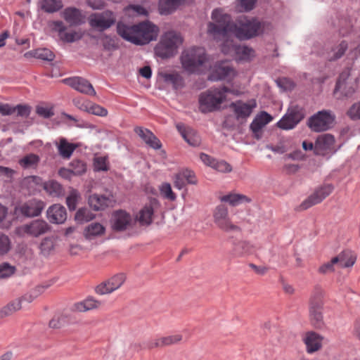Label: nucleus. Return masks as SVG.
Returning <instances> with one entry per match:
<instances>
[{"instance_id":"obj_22","label":"nucleus","mask_w":360,"mask_h":360,"mask_svg":"<svg viewBox=\"0 0 360 360\" xmlns=\"http://www.w3.org/2000/svg\"><path fill=\"white\" fill-rule=\"evenodd\" d=\"M271 120L272 117L266 112H262L255 117L250 127L255 138L257 139H261L262 135V129Z\"/></svg>"},{"instance_id":"obj_15","label":"nucleus","mask_w":360,"mask_h":360,"mask_svg":"<svg viewBox=\"0 0 360 360\" xmlns=\"http://www.w3.org/2000/svg\"><path fill=\"white\" fill-rule=\"evenodd\" d=\"M256 105L257 104L255 100H252L249 103H244L241 101H238L236 102L231 103L230 108L233 110L236 120L240 122H243L248 117L250 116Z\"/></svg>"},{"instance_id":"obj_27","label":"nucleus","mask_w":360,"mask_h":360,"mask_svg":"<svg viewBox=\"0 0 360 360\" xmlns=\"http://www.w3.org/2000/svg\"><path fill=\"white\" fill-rule=\"evenodd\" d=\"M102 302L93 297H89L82 302L75 303L72 309L79 312H85L91 309L99 308Z\"/></svg>"},{"instance_id":"obj_49","label":"nucleus","mask_w":360,"mask_h":360,"mask_svg":"<svg viewBox=\"0 0 360 360\" xmlns=\"http://www.w3.org/2000/svg\"><path fill=\"white\" fill-rule=\"evenodd\" d=\"M228 217V208L224 205H219L216 207L213 213L214 223H217L221 219H226V218Z\"/></svg>"},{"instance_id":"obj_45","label":"nucleus","mask_w":360,"mask_h":360,"mask_svg":"<svg viewBox=\"0 0 360 360\" xmlns=\"http://www.w3.org/2000/svg\"><path fill=\"white\" fill-rule=\"evenodd\" d=\"M323 289L319 285L314 286L309 299V305L323 306Z\"/></svg>"},{"instance_id":"obj_61","label":"nucleus","mask_w":360,"mask_h":360,"mask_svg":"<svg viewBox=\"0 0 360 360\" xmlns=\"http://www.w3.org/2000/svg\"><path fill=\"white\" fill-rule=\"evenodd\" d=\"M36 112L44 118H50L54 115L53 112L51 109L40 105H37L36 107Z\"/></svg>"},{"instance_id":"obj_20","label":"nucleus","mask_w":360,"mask_h":360,"mask_svg":"<svg viewBox=\"0 0 360 360\" xmlns=\"http://www.w3.org/2000/svg\"><path fill=\"white\" fill-rule=\"evenodd\" d=\"M45 204L40 200L33 199L27 201L20 207L22 215L27 217H37L41 214Z\"/></svg>"},{"instance_id":"obj_60","label":"nucleus","mask_w":360,"mask_h":360,"mask_svg":"<svg viewBox=\"0 0 360 360\" xmlns=\"http://www.w3.org/2000/svg\"><path fill=\"white\" fill-rule=\"evenodd\" d=\"M179 173L183 176L184 179V180L186 179L188 184H196L197 181L195 178L193 172L186 169L182 170Z\"/></svg>"},{"instance_id":"obj_29","label":"nucleus","mask_w":360,"mask_h":360,"mask_svg":"<svg viewBox=\"0 0 360 360\" xmlns=\"http://www.w3.org/2000/svg\"><path fill=\"white\" fill-rule=\"evenodd\" d=\"M231 72H233V69L228 65H215L208 76V79L213 82L222 80L226 79Z\"/></svg>"},{"instance_id":"obj_62","label":"nucleus","mask_w":360,"mask_h":360,"mask_svg":"<svg viewBox=\"0 0 360 360\" xmlns=\"http://www.w3.org/2000/svg\"><path fill=\"white\" fill-rule=\"evenodd\" d=\"M95 169L97 171H106L108 167L105 165V159L103 157L96 158L94 160Z\"/></svg>"},{"instance_id":"obj_52","label":"nucleus","mask_w":360,"mask_h":360,"mask_svg":"<svg viewBox=\"0 0 360 360\" xmlns=\"http://www.w3.org/2000/svg\"><path fill=\"white\" fill-rule=\"evenodd\" d=\"M15 271V267L7 262L0 264V278H6L12 276Z\"/></svg>"},{"instance_id":"obj_7","label":"nucleus","mask_w":360,"mask_h":360,"mask_svg":"<svg viewBox=\"0 0 360 360\" xmlns=\"http://www.w3.org/2000/svg\"><path fill=\"white\" fill-rule=\"evenodd\" d=\"M335 118V115L330 110H321L308 120L307 124L313 131H324L333 127Z\"/></svg>"},{"instance_id":"obj_42","label":"nucleus","mask_w":360,"mask_h":360,"mask_svg":"<svg viewBox=\"0 0 360 360\" xmlns=\"http://www.w3.org/2000/svg\"><path fill=\"white\" fill-rule=\"evenodd\" d=\"M214 224L220 230L227 233L240 231V228L233 224L229 217H226V219H221Z\"/></svg>"},{"instance_id":"obj_11","label":"nucleus","mask_w":360,"mask_h":360,"mask_svg":"<svg viewBox=\"0 0 360 360\" xmlns=\"http://www.w3.org/2000/svg\"><path fill=\"white\" fill-rule=\"evenodd\" d=\"M116 22L115 14L110 11L102 13H95L89 18V22L91 27L103 32L112 26Z\"/></svg>"},{"instance_id":"obj_39","label":"nucleus","mask_w":360,"mask_h":360,"mask_svg":"<svg viewBox=\"0 0 360 360\" xmlns=\"http://www.w3.org/2000/svg\"><path fill=\"white\" fill-rule=\"evenodd\" d=\"M95 217L96 214L87 207H81L75 213V219L78 223L82 224L94 219Z\"/></svg>"},{"instance_id":"obj_18","label":"nucleus","mask_w":360,"mask_h":360,"mask_svg":"<svg viewBox=\"0 0 360 360\" xmlns=\"http://www.w3.org/2000/svg\"><path fill=\"white\" fill-rule=\"evenodd\" d=\"M115 200L112 195L108 196L92 194L88 198V204L95 211L104 210L108 207H112Z\"/></svg>"},{"instance_id":"obj_24","label":"nucleus","mask_w":360,"mask_h":360,"mask_svg":"<svg viewBox=\"0 0 360 360\" xmlns=\"http://www.w3.org/2000/svg\"><path fill=\"white\" fill-rule=\"evenodd\" d=\"M253 246L245 240H236L233 243L231 255L233 257H243L252 252Z\"/></svg>"},{"instance_id":"obj_54","label":"nucleus","mask_w":360,"mask_h":360,"mask_svg":"<svg viewBox=\"0 0 360 360\" xmlns=\"http://www.w3.org/2000/svg\"><path fill=\"white\" fill-rule=\"evenodd\" d=\"M15 171L6 167L0 166V177L4 179L6 183H11L13 181V174Z\"/></svg>"},{"instance_id":"obj_33","label":"nucleus","mask_w":360,"mask_h":360,"mask_svg":"<svg viewBox=\"0 0 360 360\" xmlns=\"http://www.w3.org/2000/svg\"><path fill=\"white\" fill-rule=\"evenodd\" d=\"M322 307L323 306H315L309 305V316L310 320L314 326L316 328H321L323 326V315H322Z\"/></svg>"},{"instance_id":"obj_44","label":"nucleus","mask_w":360,"mask_h":360,"mask_svg":"<svg viewBox=\"0 0 360 360\" xmlns=\"http://www.w3.org/2000/svg\"><path fill=\"white\" fill-rule=\"evenodd\" d=\"M55 243L52 238L46 237L42 240L40 243L39 249L41 254L47 257L54 250Z\"/></svg>"},{"instance_id":"obj_38","label":"nucleus","mask_w":360,"mask_h":360,"mask_svg":"<svg viewBox=\"0 0 360 360\" xmlns=\"http://www.w3.org/2000/svg\"><path fill=\"white\" fill-rule=\"evenodd\" d=\"M339 255L341 267H351L354 264L356 256L352 251L349 250H343Z\"/></svg>"},{"instance_id":"obj_34","label":"nucleus","mask_w":360,"mask_h":360,"mask_svg":"<svg viewBox=\"0 0 360 360\" xmlns=\"http://www.w3.org/2000/svg\"><path fill=\"white\" fill-rule=\"evenodd\" d=\"M153 215V208L150 205H146L136 216V221H139L141 225H150L152 223V216Z\"/></svg>"},{"instance_id":"obj_35","label":"nucleus","mask_w":360,"mask_h":360,"mask_svg":"<svg viewBox=\"0 0 360 360\" xmlns=\"http://www.w3.org/2000/svg\"><path fill=\"white\" fill-rule=\"evenodd\" d=\"M44 189L53 197L60 196L64 192L62 185L55 180L44 182Z\"/></svg>"},{"instance_id":"obj_21","label":"nucleus","mask_w":360,"mask_h":360,"mask_svg":"<svg viewBox=\"0 0 360 360\" xmlns=\"http://www.w3.org/2000/svg\"><path fill=\"white\" fill-rule=\"evenodd\" d=\"M176 129L190 146L198 147L200 145L201 138L195 130L181 123L176 124Z\"/></svg>"},{"instance_id":"obj_51","label":"nucleus","mask_w":360,"mask_h":360,"mask_svg":"<svg viewBox=\"0 0 360 360\" xmlns=\"http://www.w3.org/2000/svg\"><path fill=\"white\" fill-rule=\"evenodd\" d=\"M11 249V242L6 234L0 235V255H6Z\"/></svg>"},{"instance_id":"obj_53","label":"nucleus","mask_w":360,"mask_h":360,"mask_svg":"<svg viewBox=\"0 0 360 360\" xmlns=\"http://www.w3.org/2000/svg\"><path fill=\"white\" fill-rule=\"evenodd\" d=\"M34 57L44 60L52 61L54 59L53 53L47 49H37L34 52Z\"/></svg>"},{"instance_id":"obj_48","label":"nucleus","mask_w":360,"mask_h":360,"mask_svg":"<svg viewBox=\"0 0 360 360\" xmlns=\"http://www.w3.org/2000/svg\"><path fill=\"white\" fill-rule=\"evenodd\" d=\"M71 171L73 175L79 176L84 174L86 171V164L79 160H74L70 164Z\"/></svg>"},{"instance_id":"obj_13","label":"nucleus","mask_w":360,"mask_h":360,"mask_svg":"<svg viewBox=\"0 0 360 360\" xmlns=\"http://www.w3.org/2000/svg\"><path fill=\"white\" fill-rule=\"evenodd\" d=\"M125 281L126 275L124 273L117 274L98 284L95 288V292L100 295L110 294L118 290L124 284Z\"/></svg>"},{"instance_id":"obj_32","label":"nucleus","mask_w":360,"mask_h":360,"mask_svg":"<svg viewBox=\"0 0 360 360\" xmlns=\"http://www.w3.org/2000/svg\"><path fill=\"white\" fill-rule=\"evenodd\" d=\"M22 308L21 300L15 299L0 309V319L10 316Z\"/></svg>"},{"instance_id":"obj_8","label":"nucleus","mask_w":360,"mask_h":360,"mask_svg":"<svg viewBox=\"0 0 360 360\" xmlns=\"http://www.w3.org/2000/svg\"><path fill=\"white\" fill-rule=\"evenodd\" d=\"M305 116L304 110L299 105L290 106L286 114L277 123V126L282 129H293Z\"/></svg>"},{"instance_id":"obj_56","label":"nucleus","mask_w":360,"mask_h":360,"mask_svg":"<svg viewBox=\"0 0 360 360\" xmlns=\"http://www.w3.org/2000/svg\"><path fill=\"white\" fill-rule=\"evenodd\" d=\"M32 108L28 105L18 104L15 106V112L17 115L21 117H28L31 113Z\"/></svg>"},{"instance_id":"obj_36","label":"nucleus","mask_w":360,"mask_h":360,"mask_svg":"<svg viewBox=\"0 0 360 360\" xmlns=\"http://www.w3.org/2000/svg\"><path fill=\"white\" fill-rule=\"evenodd\" d=\"M40 161L39 157L34 153L25 155L19 160L18 163L23 169L36 168Z\"/></svg>"},{"instance_id":"obj_55","label":"nucleus","mask_w":360,"mask_h":360,"mask_svg":"<svg viewBox=\"0 0 360 360\" xmlns=\"http://www.w3.org/2000/svg\"><path fill=\"white\" fill-rule=\"evenodd\" d=\"M87 112L101 117H105L108 115L107 109L97 104H92L88 107Z\"/></svg>"},{"instance_id":"obj_46","label":"nucleus","mask_w":360,"mask_h":360,"mask_svg":"<svg viewBox=\"0 0 360 360\" xmlns=\"http://www.w3.org/2000/svg\"><path fill=\"white\" fill-rule=\"evenodd\" d=\"M81 195L79 193L75 190L72 189L69 195L66 198V204L70 211L76 209L78 201L80 200Z\"/></svg>"},{"instance_id":"obj_40","label":"nucleus","mask_w":360,"mask_h":360,"mask_svg":"<svg viewBox=\"0 0 360 360\" xmlns=\"http://www.w3.org/2000/svg\"><path fill=\"white\" fill-rule=\"evenodd\" d=\"M162 77L165 82L172 84L176 89L184 86V79L179 73H165Z\"/></svg>"},{"instance_id":"obj_57","label":"nucleus","mask_w":360,"mask_h":360,"mask_svg":"<svg viewBox=\"0 0 360 360\" xmlns=\"http://www.w3.org/2000/svg\"><path fill=\"white\" fill-rule=\"evenodd\" d=\"M160 191L162 195L172 201L175 200L176 195L172 190V187L169 184L164 183L160 187Z\"/></svg>"},{"instance_id":"obj_63","label":"nucleus","mask_w":360,"mask_h":360,"mask_svg":"<svg viewBox=\"0 0 360 360\" xmlns=\"http://www.w3.org/2000/svg\"><path fill=\"white\" fill-rule=\"evenodd\" d=\"M257 0H240V6L244 11H250L253 9Z\"/></svg>"},{"instance_id":"obj_10","label":"nucleus","mask_w":360,"mask_h":360,"mask_svg":"<svg viewBox=\"0 0 360 360\" xmlns=\"http://www.w3.org/2000/svg\"><path fill=\"white\" fill-rule=\"evenodd\" d=\"M133 224L131 215L125 210H117L112 213L110 226L114 232H124L132 227Z\"/></svg>"},{"instance_id":"obj_23","label":"nucleus","mask_w":360,"mask_h":360,"mask_svg":"<svg viewBox=\"0 0 360 360\" xmlns=\"http://www.w3.org/2000/svg\"><path fill=\"white\" fill-rule=\"evenodd\" d=\"M46 215L50 222L53 224H63L67 219L65 207L59 204L51 205L47 210Z\"/></svg>"},{"instance_id":"obj_2","label":"nucleus","mask_w":360,"mask_h":360,"mask_svg":"<svg viewBox=\"0 0 360 360\" xmlns=\"http://www.w3.org/2000/svg\"><path fill=\"white\" fill-rule=\"evenodd\" d=\"M117 32L128 41L136 45H145L157 39L159 28L149 21H143L132 26L118 22Z\"/></svg>"},{"instance_id":"obj_50","label":"nucleus","mask_w":360,"mask_h":360,"mask_svg":"<svg viewBox=\"0 0 360 360\" xmlns=\"http://www.w3.org/2000/svg\"><path fill=\"white\" fill-rule=\"evenodd\" d=\"M346 115L353 121L360 120V101L353 103L347 110Z\"/></svg>"},{"instance_id":"obj_30","label":"nucleus","mask_w":360,"mask_h":360,"mask_svg":"<svg viewBox=\"0 0 360 360\" xmlns=\"http://www.w3.org/2000/svg\"><path fill=\"white\" fill-rule=\"evenodd\" d=\"M56 145L58 154L63 159H69L76 148V146L69 143L65 138L60 139L58 143L56 142Z\"/></svg>"},{"instance_id":"obj_37","label":"nucleus","mask_w":360,"mask_h":360,"mask_svg":"<svg viewBox=\"0 0 360 360\" xmlns=\"http://www.w3.org/2000/svg\"><path fill=\"white\" fill-rule=\"evenodd\" d=\"M221 201L229 202L232 206H236L244 202H250L251 199L243 194H229L221 198Z\"/></svg>"},{"instance_id":"obj_41","label":"nucleus","mask_w":360,"mask_h":360,"mask_svg":"<svg viewBox=\"0 0 360 360\" xmlns=\"http://www.w3.org/2000/svg\"><path fill=\"white\" fill-rule=\"evenodd\" d=\"M68 322V315L58 314L53 316L49 323V327L52 329H59Z\"/></svg>"},{"instance_id":"obj_19","label":"nucleus","mask_w":360,"mask_h":360,"mask_svg":"<svg viewBox=\"0 0 360 360\" xmlns=\"http://www.w3.org/2000/svg\"><path fill=\"white\" fill-rule=\"evenodd\" d=\"M63 82L68 86L72 87L77 91L89 95H96V91L92 84L86 79L75 77L68 78L63 80Z\"/></svg>"},{"instance_id":"obj_58","label":"nucleus","mask_w":360,"mask_h":360,"mask_svg":"<svg viewBox=\"0 0 360 360\" xmlns=\"http://www.w3.org/2000/svg\"><path fill=\"white\" fill-rule=\"evenodd\" d=\"M213 168L224 173H229L232 171V167L231 165L224 160H216L215 163L213 165Z\"/></svg>"},{"instance_id":"obj_43","label":"nucleus","mask_w":360,"mask_h":360,"mask_svg":"<svg viewBox=\"0 0 360 360\" xmlns=\"http://www.w3.org/2000/svg\"><path fill=\"white\" fill-rule=\"evenodd\" d=\"M347 49V43L345 41H342L338 46L334 48L330 53H328V60L329 61H335L340 58Z\"/></svg>"},{"instance_id":"obj_17","label":"nucleus","mask_w":360,"mask_h":360,"mask_svg":"<svg viewBox=\"0 0 360 360\" xmlns=\"http://www.w3.org/2000/svg\"><path fill=\"white\" fill-rule=\"evenodd\" d=\"M335 137L330 134L319 135L314 143V154L316 155H324L333 148Z\"/></svg>"},{"instance_id":"obj_4","label":"nucleus","mask_w":360,"mask_h":360,"mask_svg":"<svg viewBox=\"0 0 360 360\" xmlns=\"http://www.w3.org/2000/svg\"><path fill=\"white\" fill-rule=\"evenodd\" d=\"M231 90L225 86L221 88H211L202 93L199 97L200 111L207 113L217 110L225 100L226 93H231Z\"/></svg>"},{"instance_id":"obj_31","label":"nucleus","mask_w":360,"mask_h":360,"mask_svg":"<svg viewBox=\"0 0 360 360\" xmlns=\"http://www.w3.org/2000/svg\"><path fill=\"white\" fill-rule=\"evenodd\" d=\"M186 0H160L159 11L162 15H168L174 12Z\"/></svg>"},{"instance_id":"obj_12","label":"nucleus","mask_w":360,"mask_h":360,"mask_svg":"<svg viewBox=\"0 0 360 360\" xmlns=\"http://www.w3.org/2000/svg\"><path fill=\"white\" fill-rule=\"evenodd\" d=\"M222 41L221 51L225 54L235 53L239 56L240 59L248 60L253 56L254 50L246 46H241L233 42L230 38L225 40H217Z\"/></svg>"},{"instance_id":"obj_3","label":"nucleus","mask_w":360,"mask_h":360,"mask_svg":"<svg viewBox=\"0 0 360 360\" xmlns=\"http://www.w3.org/2000/svg\"><path fill=\"white\" fill-rule=\"evenodd\" d=\"M183 68L189 73H198L207 62L205 49L202 47H191L181 53Z\"/></svg>"},{"instance_id":"obj_1","label":"nucleus","mask_w":360,"mask_h":360,"mask_svg":"<svg viewBox=\"0 0 360 360\" xmlns=\"http://www.w3.org/2000/svg\"><path fill=\"white\" fill-rule=\"evenodd\" d=\"M212 22L207 25V33L214 40L231 38L233 33L241 40L249 39L262 34L264 24L255 18L241 17L234 24L228 14L220 9H214L212 13Z\"/></svg>"},{"instance_id":"obj_47","label":"nucleus","mask_w":360,"mask_h":360,"mask_svg":"<svg viewBox=\"0 0 360 360\" xmlns=\"http://www.w3.org/2000/svg\"><path fill=\"white\" fill-rule=\"evenodd\" d=\"M62 8V4L57 0H43L41 8L47 13H54Z\"/></svg>"},{"instance_id":"obj_59","label":"nucleus","mask_w":360,"mask_h":360,"mask_svg":"<svg viewBox=\"0 0 360 360\" xmlns=\"http://www.w3.org/2000/svg\"><path fill=\"white\" fill-rule=\"evenodd\" d=\"M134 131L141 137V139L146 143L150 140V138H153V133L147 129H143L140 127H136Z\"/></svg>"},{"instance_id":"obj_64","label":"nucleus","mask_w":360,"mask_h":360,"mask_svg":"<svg viewBox=\"0 0 360 360\" xmlns=\"http://www.w3.org/2000/svg\"><path fill=\"white\" fill-rule=\"evenodd\" d=\"M15 112V106L9 104H0V113L2 115H11Z\"/></svg>"},{"instance_id":"obj_16","label":"nucleus","mask_w":360,"mask_h":360,"mask_svg":"<svg viewBox=\"0 0 360 360\" xmlns=\"http://www.w3.org/2000/svg\"><path fill=\"white\" fill-rule=\"evenodd\" d=\"M52 25L53 30L58 32L60 39L65 42L72 43L81 39L83 37L81 30L65 32L67 28L62 21H53Z\"/></svg>"},{"instance_id":"obj_5","label":"nucleus","mask_w":360,"mask_h":360,"mask_svg":"<svg viewBox=\"0 0 360 360\" xmlns=\"http://www.w3.org/2000/svg\"><path fill=\"white\" fill-rule=\"evenodd\" d=\"M182 43V39L179 34L175 32L165 33L160 41L155 47V55L162 59L174 56L178 46Z\"/></svg>"},{"instance_id":"obj_9","label":"nucleus","mask_w":360,"mask_h":360,"mask_svg":"<svg viewBox=\"0 0 360 360\" xmlns=\"http://www.w3.org/2000/svg\"><path fill=\"white\" fill-rule=\"evenodd\" d=\"M51 229L49 224L43 219H34L30 223L19 226L16 233L20 236L25 234L32 237H39L46 233Z\"/></svg>"},{"instance_id":"obj_6","label":"nucleus","mask_w":360,"mask_h":360,"mask_svg":"<svg viewBox=\"0 0 360 360\" xmlns=\"http://www.w3.org/2000/svg\"><path fill=\"white\" fill-rule=\"evenodd\" d=\"M356 86L357 79L352 77L350 70L346 69L339 76L334 89V94L338 95L340 93V95L337 96L339 99L350 98L355 92Z\"/></svg>"},{"instance_id":"obj_25","label":"nucleus","mask_w":360,"mask_h":360,"mask_svg":"<svg viewBox=\"0 0 360 360\" xmlns=\"http://www.w3.org/2000/svg\"><path fill=\"white\" fill-rule=\"evenodd\" d=\"M63 16L65 21L71 26L79 25L83 22V16L80 10L68 7L63 13Z\"/></svg>"},{"instance_id":"obj_28","label":"nucleus","mask_w":360,"mask_h":360,"mask_svg":"<svg viewBox=\"0 0 360 360\" xmlns=\"http://www.w3.org/2000/svg\"><path fill=\"white\" fill-rule=\"evenodd\" d=\"M105 228L98 222H93L86 226L84 230V236L91 240L105 233Z\"/></svg>"},{"instance_id":"obj_14","label":"nucleus","mask_w":360,"mask_h":360,"mask_svg":"<svg viewBox=\"0 0 360 360\" xmlns=\"http://www.w3.org/2000/svg\"><path fill=\"white\" fill-rule=\"evenodd\" d=\"M333 186L331 184L323 185L316 189L306 200L299 206V210H305L308 208L320 203L328 197L333 191Z\"/></svg>"},{"instance_id":"obj_26","label":"nucleus","mask_w":360,"mask_h":360,"mask_svg":"<svg viewBox=\"0 0 360 360\" xmlns=\"http://www.w3.org/2000/svg\"><path fill=\"white\" fill-rule=\"evenodd\" d=\"M322 338L315 332H308L304 339L309 353L318 351L321 347Z\"/></svg>"}]
</instances>
